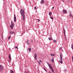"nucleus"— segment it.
Here are the masks:
<instances>
[{
	"label": "nucleus",
	"instance_id": "f257e3e1",
	"mask_svg": "<svg viewBox=\"0 0 73 73\" xmlns=\"http://www.w3.org/2000/svg\"><path fill=\"white\" fill-rule=\"evenodd\" d=\"M21 16H23V20L24 21L25 20V15H24V10L23 9H21Z\"/></svg>",
	"mask_w": 73,
	"mask_h": 73
},
{
	"label": "nucleus",
	"instance_id": "f03ea898",
	"mask_svg": "<svg viewBox=\"0 0 73 73\" xmlns=\"http://www.w3.org/2000/svg\"><path fill=\"white\" fill-rule=\"evenodd\" d=\"M60 59L61 61H62L63 60V59H62V53H60Z\"/></svg>",
	"mask_w": 73,
	"mask_h": 73
},
{
	"label": "nucleus",
	"instance_id": "7ed1b4c3",
	"mask_svg": "<svg viewBox=\"0 0 73 73\" xmlns=\"http://www.w3.org/2000/svg\"><path fill=\"white\" fill-rule=\"evenodd\" d=\"M3 67L1 65H0V72H1V71H3Z\"/></svg>",
	"mask_w": 73,
	"mask_h": 73
},
{
	"label": "nucleus",
	"instance_id": "20e7f679",
	"mask_svg": "<svg viewBox=\"0 0 73 73\" xmlns=\"http://www.w3.org/2000/svg\"><path fill=\"white\" fill-rule=\"evenodd\" d=\"M14 22H16V15H15V14L14 15Z\"/></svg>",
	"mask_w": 73,
	"mask_h": 73
},
{
	"label": "nucleus",
	"instance_id": "39448f33",
	"mask_svg": "<svg viewBox=\"0 0 73 73\" xmlns=\"http://www.w3.org/2000/svg\"><path fill=\"white\" fill-rule=\"evenodd\" d=\"M48 65L49 66V68L51 70V69H53V68H52V66L50 64H48Z\"/></svg>",
	"mask_w": 73,
	"mask_h": 73
},
{
	"label": "nucleus",
	"instance_id": "423d86ee",
	"mask_svg": "<svg viewBox=\"0 0 73 73\" xmlns=\"http://www.w3.org/2000/svg\"><path fill=\"white\" fill-rule=\"evenodd\" d=\"M11 25H10V27L11 28V29H13V27H12L13 26V22H11Z\"/></svg>",
	"mask_w": 73,
	"mask_h": 73
},
{
	"label": "nucleus",
	"instance_id": "0eeeda50",
	"mask_svg": "<svg viewBox=\"0 0 73 73\" xmlns=\"http://www.w3.org/2000/svg\"><path fill=\"white\" fill-rule=\"evenodd\" d=\"M9 61L11 62V54H9Z\"/></svg>",
	"mask_w": 73,
	"mask_h": 73
},
{
	"label": "nucleus",
	"instance_id": "6e6552de",
	"mask_svg": "<svg viewBox=\"0 0 73 73\" xmlns=\"http://www.w3.org/2000/svg\"><path fill=\"white\" fill-rule=\"evenodd\" d=\"M69 13H70V15H69L70 16V17H72V14L71 13V11H69Z\"/></svg>",
	"mask_w": 73,
	"mask_h": 73
},
{
	"label": "nucleus",
	"instance_id": "1a4fd4ad",
	"mask_svg": "<svg viewBox=\"0 0 73 73\" xmlns=\"http://www.w3.org/2000/svg\"><path fill=\"white\" fill-rule=\"evenodd\" d=\"M66 12H67V11L66 10H63V13H66Z\"/></svg>",
	"mask_w": 73,
	"mask_h": 73
},
{
	"label": "nucleus",
	"instance_id": "9d476101",
	"mask_svg": "<svg viewBox=\"0 0 73 73\" xmlns=\"http://www.w3.org/2000/svg\"><path fill=\"white\" fill-rule=\"evenodd\" d=\"M34 55L35 56V60H36V58L37 57V54H36V53H35Z\"/></svg>",
	"mask_w": 73,
	"mask_h": 73
},
{
	"label": "nucleus",
	"instance_id": "9b49d317",
	"mask_svg": "<svg viewBox=\"0 0 73 73\" xmlns=\"http://www.w3.org/2000/svg\"><path fill=\"white\" fill-rule=\"evenodd\" d=\"M28 50L29 52H31V48H28Z\"/></svg>",
	"mask_w": 73,
	"mask_h": 73
},
{
	"label": "nucleus",
	"instance_id": "f8f14e48",
	"mask_svg": "<svg viewBox=\"0 0 73 73\" xmlns=\"http://www.w3.org/2000/svg\"><path fill=\"white\" fill-rule=\"evenodd\" d=\"M49 16H51L52 15V12H49Z\"/></svg>",
	"mask_w": 73,
	"mask_h": 73
},
{
	"label": "nucleus",
	"instance_id": "ddd939ff",
	"mask_svg": "<svg viewBox=\"0 0 73 73\" xmlns=\"http://www.w3.org/2000/svg\"><path fill=\"white\" fill-rule=\"evenodd\" d=\"M44 0H42L41 2V3H42V4H43L44 3Z\"/></svg>",
	"mask_w": 73,
	"mask_h": 73
},
{
	"label": "nucleus",
	"instance_id": "4468645a",
	"mask_svg": "<svg viewBox=\"0 0 73 73\" xmlns=\"http://www.w3.org/2000/svg\"><path fill=\"white\" fill-rule=\"evenodd\" d=\"M53 42H55V43H56L57 42V41L56 40H53Z\"/></svg>",
	"mask_w": 73,
	"mask_h": 73
},
{
	"label": "nucleus",
	"instance_id": "2eb2a0df",
	"mask_svg": "<svg viewBox=\"0 0 73 73\" xmlns=\"http://www.w3.org/2000/svg\"><path fill=\"white\" fill-rule=\"evenodd\" d=\"M71 48L73 50V44L71 45Z\"/></svg>",
	"mask_w": 73,
	"mask_h": 73
},
{
	"label": "nucleus",
	"instance_id": "dca6fc26",
	"mask_svg": "<svg viewBox=\"0 0 73 73\" xmlns=\"http://www.w3.org/2000/svg\"><path fill=\"white\" fill-rule=\"evenodd\" d=\"M27 45L29 44V41L28 40L27 41Z\"/></svg>",
	"mask_w": 73,
	"mask_h": 73
},
{
	"label": "nucleus",
	"instance_id": "f3484780",
	"mask_svg": "<svg viewBox=\"0 0 73 73\" xmlns=\"http://www.w3.org/2000/svg\"><path fill=\"white\" fill-rule=\"evenodd\" d=\"M66 31H63V33H64V35H65V34H66Z\"/></svg>",
	"mask_w": 73,
	"mask_h": 73
},
{
	"label": "nucleus",
	"instance_id": "a211bd4d",
	"mask_svg": "<svg viewBox=\"0 0 73 73\" xmlns=\"http://www.w3.org/2000/svg\"><path fill=\"white\" fill-rule=\"evenodd\" d=\"M49 40H52V38H48Z\"/></svg>",
	"mask_w": 73,
	"mask_h": 73
},
{
	"label": "nucleus",
	"instance_id": "6ab92c4d",
	"mask_svg": "<svg viewBox=\"0 0 73 73\" xmlns=\"http://www.w3.org/2000/svg\"><path fill=\"white\" fill-rule=\"evenodd\" d=\"M51 60L53 62H54V60H53V58H52V59H51Z\"/></svg>",
	"mask_w": 73,
	"mask_h": 73
},
{
	"label": "nucleus",
	"instance_id": "aec40b11",
	"mask_svg": "<svg viewBox=\"0 0 73 73\" xmlns=\"http://www.w3.org/2000/svg\"><path fill=\"white\" fill-rule=\"evenodd\" d=\"M59 49L60 50H61V49H62V46H61L60 47V48Z\"/></svg>",
	"mask_w": 73,
	"mask_h": 73
},
{
	"label": "nucleus",
	"instance_id": "412c9836",
	"mask_svg": "<svg viewBox=\"0 0 73 73\" xmlns=\"http://www.w3.org/2000/svg\"><path fill=\"white\" fill-rule=\"evenodd\" d=\"M15 34V32H12V35H13V34Z\"/></svg>",
	"mask_w": 73,
	"mask_h": 73
},
{
	"label": "nucleus",
	"instance_id": "4be33fe9",
	"mask_svg": "<svg viewBox=\"0 0 73 73\" xmlns=\"http://www.w3.org/2000/svg\"><path fill=\"white\" fill-rule=\"evenodd\" d=\"M59 61L61 64H62V61Z\"/></svg>",
	"mask_w": 73,
	"mask_h": 73
},
{
	"label": "nucleus",
	"instance_id": "5701e85b",
	"mask_svg": "<svg viewBox=\"0 0 73 73\" xmlns=\"http://www.w3.org/2000/svg\"><path fill=\"white\" fill-rule=\"evenodd\" d=\"M37 62L39 64V65H41V64L40 63V62L38 61H37Z\"/></svg>",
	"mask_w": 73,
	"mask_h": 73
},
{
	"label": "nucleus",
	"instance_id": "b1692460",
	"mask_svg": "<svg viewBox=\"0 0 73 73\" xmlns=\"http://www.w3.org/2000/svg\"><path fill=\"white\" fill-rule=\"evenodd\" d=\"M51 70L52 72H53V73H54V71L53 70V68Z\"/></svg>",
	"mask_w": 73,
	"mask_h": 73
},
{
	"label": "nucleus",
	"instance_id": "393cba45",
	"mask_svg": "<svg viewBox=\"0 0 73 73\" xmlns=\"http://www.w3.org/2000/svg\"><path fill=\"white\" fill-rule=\"evenodd\" d=\"M15 49H19V48L17 47V46H15Z\"/></svg>",
	"mask_w": 73,
	"mask_h": 73
},
{
	"label": "nucleus",
	"instance_id": "a878e982",
	"mask_svg": "<svg viewBox=\"0 0 73 73\" xmlns=\"http://www.w3.org/2000/svg\"><path fill=\"white\" fill-rule=\"evenodd\" d=\"M50 19H52V20H53V17H50Z\"/></svg>",
	"mask_w": 73,
	"mask_h": 73
},
{
	"label": "nucleus",
	"instance_id": "bb28decb",
	"mask_svg": "<svg viewBox=\"0 0 73 73\" xmlns=\"http://www.w3.org/2000/svg\"><path fill=\"white\" fill-rule=\"evenodd\" d=\"M43 69H44V70H45V71H46L47 72V71H46V69H45V68H43Z\"/></svg>",
	"mask_w": 73,
	"mask_h": 73
},
{
	"label": "nucleus",
	"instance_id": "cd10ccee",
	"mask_svg": "<svg viewBox=\"0 0 73 73\" xmlns=\"http://www.w3.org/2000/svg\"><path fill=\"white\" fill-rule=\"evenodd\" d=\"M34 8L35 9H37V8L35 6Z\"/></svg>",
	"mask_w": 73,
	"mask_h": 73
},
{
	"label": "nucleus",
	"instance_id": "c85d7f7f",
	"mask_svg": "<svg viewBox=\"0 0 73 73\" xmlns=\"http://www.w3.org/2000/svg\"><path fill=\"white\" fill-rule=\"evenodd\" d=\"M66 35V34H64V36H65V38H66V35Z\"/></svg>",
	"mask_w": 73,
	"mask_h": 73
},
{
	"label": "nucleus",
	"instance_id": "c756f323",
	"mask_svg": "<svg viewBox=\"0 0 73 73\" xmlns=\"http://www.w3.org/2000/svg\"><path fill=\"white\" fill-rule=\"evenodd\" d=\"M10 34H12V31H10Z\"/></svg>",
	"mask_w": 73,
	"mask_h": 73
},
{
	"label": "nucleus",
	"instance_id": "7c9ffc66",
	"mask_svg": "<svg viewBox=\"0 0 73 73\" xmlns=\"http://www.w3.org/2000/svg\"><path fill=\"white\" fill-rule=\"evenodd\" d=\"M10 38H11V36H9L8 38V40L9 39H10Z\"/></svg>",
	"mask_w": 73,
	"mask_h": 73
},
{
	"label": "nucleus",
	"instance_id": "2f4dec72",
	"mask_svg": "<svg viewBox=\"0 0 73 73\" xmlns=\"http://www.w3.org/2000/svg\"><path fill=\"white\" fill-rule=\"evenodd\" d=\"M64 72L65 73H66V70H64Z\"/></svg>",
	"mask_w": 73,
	"mask_h": 73
},
{
	"label": "nucleus",
	"instance_id": "473e14b6",
	"mask_svg": "<svg viewBox=\"0 0 73 73\" xmlns=\"http://www.w3.org/2000/svg\"><path fill=\"white\" fill-rule=\"evenodd\" d=\"M72 62H73V56H72Z\"/></svg>",
	"mask_w": 73,
	"mask_h": 73
},
{
	"label": "nucleus",
	"instance_id": "72a5a7b5",
	"mask_svg": "<svg viewBox=\"0 0 73 73\" xmlns=\"http://www.w3.org/2000/svg\"><path fill=\"white\" fill-rule=\"evenodd\" d=\"M39 61H40V62H42V61H41V60H39Z\"/></svg>",
	"mask_w": 73,
	"mask_h": 73
},
{
	"label": "nucleus",
	"instance_id": "f704fd0d",
	"mask_svg": "<svg viewBox=\"0 0 73 73\" xmlns=\"http://www.w3.org/2000/svg\"><path fill=\"white\" fill-rule=\"evenodd\" d=\"M54 7H53L52 8V9H54Z\"/></svg>",
	"mask_w": 73,
	"mask_h": 73
},
{
	"label": "nucleus",
	"instance_id": "c9c22d12",
	"mask_svg": "<svg viewBox=\"0 0 73 73\" xmlns=\"http://www.w3.org/2000/svg\"><path fill=\"white\" fill-rule=\"evenodd\" d=\"M38 20L39 21H40V19H38Z\"/></svg>",
	"mask_w": 73,
	"mask_h": 73
},
{
	"label": "nucleus",
	"instance_id": "e433bc0d",
	"mask_svg": "<svg viewBox=\"0 0 73 73\" xmlns=\"http://www.w3.org/2000/svg\"><path fill=\"white\" fill-rule=\"evenodd\" d=\"M50 54L51 55V56H52V55H53L52 54Z\"/></svg>",
	"mask_w": 73,
	"mask_h": 73
},
{
	"label": "nucleus",
	"instance_id": "4c0bfd02",
	"mask_svg": "<svg viewBox=\"0 0 73 73\" xmlns=\"http://www.w3.org/2000/svg\"><path fill=\"white\" fill-rule=\"evenodd\" d=\"M65 31V29H63V31Z\"/></svg>",
	"mask_w": 73,
	"mask_h": 73
},
{
	"label": "nucleus",
	"instance_id": "58836bf2",
	"mask_svg": "<svg viewBox=\"0 0 73 73\" xmlns=\"http://www.w3.org/2000/svg\"><path fill=\"white\" fill-rule=\"evenodd\" d=\"M54 54H53V55H52V56H54Z\"/></svg>",
	"mask_w": 73,
	"mask_h": 73
},
{
	"label": "nucleus",
	"instance_id": "ea45409f",
	"mask_svg": "<svg viewBox=\"0 0 73 73\" xmlns=\"http://www.w3.org/2000/svg\"><path fill=\"white\" fill-rule=\"evenodd\" d=\"M48 73H51L50 72H48Z\"/></svg>",
	"mask_w": 73,
	"mask_h": 73
},
{
	"label": "nucleus",
	"instance_id": "a19ab883",
	"mask_svg": "<svg viewBox=\"0 0 73 73\" xmlns=\"http://www.w3.org/2000/svg\"><path fill=\"white\" fill-rule=\"evenodd\" d=\"M62 1H63V2H64V0H62Z\"/></svg>",
	"mask_w": 73,
	"mask_h": 73
},
{
	"label": "nucleus",
	"instance_id": "79ce46f5",
	"mask_svg": "<svg viewBox=\"0 0 73 73\" xmlns=\"http://www.w3.org/2000/svg\"><path fill=\"white\" fill-rule=\"evenodd\" d=\"M62 51H63V50L62 49Z\"/></svg>",
	"mask_w": 73,
	"mask_h": 73
},
{
	"label": "nucleus",
	"instance_id": "37998d69",
	"mask_svg": "<svg viewBox=\"0 0 73 73\" xmlns=\"http://www.w3.org/2000/svg\"><path fill=\"white\" fill-rule=\"evenodd\" d=\"M72 18H73V15L72 16Z\"/></svg>",
	"mask_w": 73,
	"mask_h": 73
},
{
	"label": "nucleus",
	"instance_id": "c03bdc74",
	"mask_svg": "<svg viewBox=\"0 0 73 73\" xmlns=\"http://www.w3.org/2000/svg\"><path fill=\"white\" fill-rule=\"evenodd\" d=\"M22 35H23V34H22Z\"/></svg>",
	"mask_w": 73,
	"mask_h": 73
},
{
	"label": "nucleus",
	"instance_id": "a18cd8bd",
	"mask_svg": "<svg viewBox=\"0 0 73 73\" xmlns=\"http://www.w3.org/2000/svg\"><path fill=\"white\" fill-rule=\"evenodd\" d=\"M3 0V1H4V0Z\"/></svg>",
	"mask_w": 73,
	"mask_h": 73
}]
</instances>
